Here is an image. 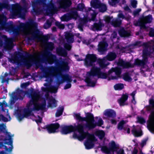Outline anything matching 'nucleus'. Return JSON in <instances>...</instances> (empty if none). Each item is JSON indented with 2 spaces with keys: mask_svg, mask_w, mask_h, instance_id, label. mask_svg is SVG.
<instances>
[{
  "mask_svg": "<svg viewBox=\"0 0 154 154\" xmlns=\"http://www.w3.org/2000/svg\"><path fill=\"white\" fill-rule=\"evenodd\" d=\"M18 30L23 32L28 30L31 35L27 38L28 41H32L38 38L40 31L38 28V24L33 19H30L26 23H21L17 26Z\"/></svg>",
  "mask_w": 154,
  "mask_h": 154,
  "instance_id": "1",
  "label": "nucleus"
},
{
  "mask_svg": "<svg viewBox=\"0 0 154 154\" xmlns=\"http://www.w3.org/2000/svg\"><path fill=\"white\" fill-rule=\"evenodd\" d=\"M79 134L80 135H78L76 133L74 132L72 135L73 138L74 139H77L81 141L87 137V139L84 143L85 148L87 149H89L94 147V142L97 141V140L93 134H91L87 131H84V126Z\"/></svg>",
  "mask_w": 154,
  "mask_h": 154,
  "instance_id": "2",
  "label": "nucleus"
},
{
  "mask_svg": "<svg viewBox=\"0 0 154 154\" xmlns=\"http://www.w3.org/2000/svg\"><path fill=\"white\" fill-rule=\"evenodd\" d=\"M69 67L67 62L63 61L59 67H56L51 66L47 67H43L42 71L43 72V77L48 79L53 76L55 72L60 70L62 71H66L69 70Z\"/></svg>",
  "mask_w": 154,
  "mask_h": 154,
  "instance_id": "3",
  "label": "nucleus"
},
{
  "mask_svg": "<svg viewBox=\"0 0 154 154\" xmlns=\"http://www.w3.org/2000/svg\"><path fill=\"white\" fill-rule=\"evenodd\" d=\"M30 95L31 99L27 104V107L33 105V107L32 109L34 111H38L39 110H44L45 109L46 106V101L44 100L42 103L37 102L39 97V92L32 90L31 91Z\"/></svg>",
  "mask_w": 154,
  "mask_h": 154,
  "instance_id": "4",
  "label": "nucleus"
},
{
  "mask_svg": "<svg viewBox=\"0 0 154 154\" xmlns=\"http://www.w3.org/2000/svg\"><path fill=\"white\" fill-rule=\"evenodd\" d=\"M85 116V117H83L81 116L79 113H75L74 115L75 119L79 122H86L85 126L88 130H90L96 127V125L93 115L91 113L88 112L86 113Z\"/></svg>",
  "mask_w": 154,
  "mask_h": 154,
  "instance_id": "5",
  "label": "nucleus"
},
{
  "mask_svg": "<svg viewBox=\"0 0 154 154\" xmlns=\"http://www.w3.org/2000/svg\"><path fill=\"white\" fill-rule=\"evenodd\" d=\"M6 17L3 14L0 15V30L5 29L6 31L12 32L14 34L18 35L19 32L11 22L9 23L6 22Z\"/></svg>",
  "mask_w": 154,
  "mask_h": 154,
  "instance_id": "6",
  "label": "nucleus"
},
{
  "mask_svg": "<svg viewBox=\"0 0 154 154\" xmlns=\"http://www.w3.org/2000/svg\"><path fill=\"white\" fill-rule=\"evenodd\" d=\"M84 126V125L82 123L78 124L75 126L72 125H65L61 127L60 132L62 134H67L75 131H77L80 134Z\"/></svg>",
  "mask_w": 154,
  "mask_h": 154,
  "instance_id": "7",
  "label": "nucleus"
},
{
  "mask_svg": "<svg viewBox=\"0 0 154 154\" xmlns=\"http://www.w3.org/2000/svg\"><path fill=\"white\" fill-rule=\"evenodd\" d=\"M47 57H45L42 55L41 59L43 62H47L49 64H52L55 63L56 64L59 63V60L57 59L56 55L53 54L51 52L47 51L45 53Z\"/></svg>",
  "mask_w": 154,
  "mask_h": 154,
  "instance_id": "8",
  "label": "nucleus"
},
{
  "mask_svg": "<svg viewBox=\"0 0 154 154\" xmlns=\"http://www.w3.org/2000/svg\"><path fill=\"white\" fill-rule=\"evenodd\" d=\"M150 54L148 50H143V58L142 60H140L137 58L135 60L134 65L141 66L143 68H144V66L148 62V58L147 56L149 55Z\"/></svg>",
  "mask_w": 154,
  "mask_h": 154,
  "instance_id": "9",
  "label": "nucleus"
},
{
  "mask_svg": "<svg viewBox=\"0 0 154 154\" xmlns=\"http://www.w3.org/2000/svg\"><path fill=\"white\" fill-rule=\"evenodd\" d=\"M47 0H44V4H43V7L44 8H46L45 10L47 13L51 15H53L57 12V8L54 3L52 2V0H51L50 2L46 4Z\"/></svg>",
  "mask_w": 154,
  "mask_h": 154,
  "instance_id": "10",
  "label": "nucleus"
},
{
  "mask_svg": "<svg viewBox=\"0 0 154 154\" xmlns=\"http://www.w3.org/2000/svg\"><path fill=\"white\" fill-rule=\"evenodd\" d=\"M97 60V57L95 54H87L84 60V63L87 67H91L95 65L94 63Z\"/></svg>",
  "mask_w": 154,
  "mask_h": 154,
  "instance_id": "11",
  "label": "nucleus"
},
{
  "mask_svg": "<svg viewBox=\"0 0 154 154\" xmlns=\"http://www.w3.org/2000/svg\"><path fill=\"white\" fill-rule=\"evenodd\" d=\"M109 147L108 148L106 146H103L101 147V151L105 153L109 154L111 152L113 153L116 151V149L117 148V145L115 142L114 141H112L109 143Z\"/></svg>",
  "mask_w": 154,
  "mask_h": 154,
  "instance_id": "12",
  "label": "nucleus"
},
{
  "mask_svg": "<svg viewBox=\"0 0 154 154\" xmlns=\"http://www.w3.org/2000/svg\"><path fill=\"white\" fill-rule=\"evenodd\" d=\"M152 15L150 14L146 16H143L141 18V20L138 21L136 26H140L141 28H145V24L150 23L152 21Z\"/></svg>",
  "mask_w": 154,
  "mask_h": 154,
  "instance_id": "13",
  "label": "nucleus"
},
{
  "mask_svg": "<svg viewBox=\"0 0 154 154\" xmlns=\"http://www.w3.org/2000/svg\"><path fill=\"white\" fill-rule=\"evenodd\" d=\"M65 49L62 47L57 48L56 49L57 54L59 56L66 57L67 56L68 53L66 50L70 51L72 46L69 44H66L64 45Z\"/></svg>",
  "mask_w": 154,
  "mask_h": 154,
  "instance_id": "14",
  "label": "nucleus"
},
{
  "mask_svg": "<svg viewBox=\"0 0 154 154\" xmlns=\"http://www.w3.org/2000/svg\"><path fill=\"white\" fill-rule=\"evenodd\" d=\"M121 70L120 68L119 67H112L109 71V74H111L112 73L115 72L116 76L111 75L110 77H108V81L111 80H117L119 78H120V75L121 73Z\"/></svg>",
  "mask_w": 154,
  "mask_h": 154,
  "instance_id": "15",
  "label": "nucleus"
},
{
  "mask_svg": "<svg viewBox=\"0 0 154 154\" xmlns=\"http://www.w3.org/2000/svg\"><path fill=\"white\" fill-rule=\"evenodd\" d=\"M25 91L22 89L18 88L16 93L14 92L12 94L11 98L13 100H22L25 96Z\"/></svg>",
  "mask_w": 154,
  "mask_h": 154,
  "instance_id": "16",
  "label": "nucleus"
},
{
  "mask_svg": "<svg viewBox=\"0 0 154 154\" xmlns=\"http://www.w3.org/2000/svg\"><path fill=\"white\" fill-rule=\"evenodd\" d=\"M147 127L148 130L152 133L154 132V110L152 111L149 116Z\"/></svg>",
  "mask_w": 154,
  "mask_h": 154,
  "instance_id": "17",
  "label": "nucleus"
},
{
  "mask_svg": "<svg viewBox=\"0 0 154 154\" xmlns=\"http://www.w3.org/2000/svg\"><path fill=\"white\" fill-rule=\"evenodd\" d=\"M60 127V125L58 123H52L45 126L44 129H46L49 133H53L56 132Z\"/></svg>",
  "mask_w": 154,
  "mask_h": 154,
  "instance_id": "18",
  "label": "nucleus"
},
{
  "mask_svg": "<svg viewBox=\"0 0 154 154\" xmlns=\"http://www.w3.org/2000/svg\"><path fill=\"white\" fill-rule=\"evenodd\" d=\"M101 71L100 68L93 66L90 71L87 72V75L91 77L97 76L98 77Z\"/></svg>",
  "mask_w": 154,
  "mask_h": 154,
  "instance_id": "19",
  "label": "nucleus"
},
{
  "mask_svg": "<svg viewBox=\"0 0 154 154\" xmlns=\"http://www.w3.org/2000/svg\"><path fill=\"white\" fill-rule=\"evenodd\" d=\"M62 78L63 81L66 82H67V83L64 86V89H67L70 88L72 86L70 83L72 81L71 77L69 76L68 74H65L62 76Z\"/></svg>",
  "mask_w": 154,
  "mask_h": 154,
  "instance_id": "20",
  "label": "nucleus"
},
{
  "mask_svg": "<svg viewBox=\"0 0 154 154\" xmlns=\"http://www.w3.org/2000/svg\"><path fill=\"white\" fill-rule=\"evenodd\" d=\"M108 45V44L106 42H100L98 46V51L102 54H103L107 51Z\"/></svg>",
  "mask_w": 154,
  "mask_h": 154,
  "instance_id": "21",
  "label": "nucleus"
},
{
  "mask_svg": "<svg viewBox=\"0 0 154 154\" xmlns=\"http://www.w3.org/2000/svg\"><path fill=\"white\" fill-rule=\"evenodd\" d=\"M23 58L24 57L23 54L20 52L18 53L12 57L10 60L11 62L13 63H17V64H19V57Z\"/></svg>",
  "mask_w": 154,
  "mask_h": 154,
  "instance_id": "22",
  "label": "nucleus"
},
{
  "mask_svg": "<svg viewBox=\"0 0 154 154\" xmlns=\"http://www.w3.org/2000/svg\"><path fill=\"white\" fill-rule=\"evenodd\" d=\"M119 66L123 67L124 68H133L134 66L133 64H132L129 62H125L123 60H119L118 63Z\"/></svg>",
  "mask_w": 154,
  "mask_h": 154,
  "instance_id": "23",
  "label": "nucleus"
},
{
  "mask_svg": "<svg viewBox=\"0 0 154 154\" xmlns=\"http://www.w3.org/2000/svg\"><path fill=\"white\" fill-rule=\"evenodd\" d=\"M118 33L121 37H128L131 35V32L125 30L123 27L121 28L118 30Z\"/></svg>",
  "mask_w": 154,
  "mask_h": 154,
  "instance_id": "24",
  "label": "nucleus"
},
{
  "mask_svg": "<svg viewBox=\"0 0 154 154\" xmlns=\"http://www.w3.org/2000/svg\"><path fill=\"white\" fill-rule=\"evenodd\" d=\"M72 4V1L70 0H62L60 3V8L66 9L69 8Z\"/></svg>",
  "mask_w": 154,
  "mask_h": 154,
  "instance_id": "25",
  "label": "nucleus"
},
{
  "mask_svg": "<svg viewBox=\"0 0 154 154\" xmlns=\"http://www.w3.org/2000/svg\"><path fill=\"white\" fill-rule=\"evenodd\" d=\"M104 115L109 118H114L116 117V112L113 110L109 109L104 111Z\"/></svg>",
  "mask_w": 154,
  "mask_h": 154,
  "instance_id": "26",
  "label": "nucleus"
},
{
  "mask_svg": "<svg viewBox=\"0 0 154 154\" xmlns=\"http://www.w3.org/2000/svg\"><path fill=\"white\" fill-rule=\"evenodd\" d=\"M104 26V24L100 20L98 23H94L92 26V29L94 30L101 31Z\"/></svg>",
  "mask_w": 154,
  "mask_h": 154,
  "instance_id": "27",
  "label": "nucleus"
},
{
  "mask_svg": "<svg viewBox=\"0 0 154 154\" xmlns=\"http://www.w3.org/2000/svg\"><path fill=\"white\" fill-rule=\"evenodd\" d=\"M128 95L127 93L123 94L121 97L118 100V103L120 106H123L125 105V102L128 98Z\"/></svg>",
  "mask_w": 154,
  "mask_h": 154,
  "instance_id": "28",
  "label": "nucleus"
},
{
  "mask_svg": "<svg viewBox=\"0 0 154 154\" xmlns=\"http://www.w3.org/2000/svg\"><path fill=\"white\" fill-rule=\"evenodd\" d=\"M65 38L69 43H72L74 42V35L72 33L67 32L65 35Z\"/></svg>",
  "mask_w": 154,
  "mask_h": 154,
  "instance_id": "29",
  "label": "nucleus"
},
{
  "mask_svg": "<svg viewBox=\"0 0 154 154\" xmlns=\"http://www.w3.org/2000/svg\"><path fill=\"white\" fill-rule=\"evenodd\" d=\"M122 21L119 18L113 19L111 22V25L114 27H120L122 24Z\"/></svg>",
  "mask_w": 154,
  "mask_h": 154,
  "instance_id": "30",
  "label": "nucleus"
},
{
  "mask_svg": "<svg viewBox=\"0 0 154 154\" xmlns=\"http://www.w3.org/2000/svg\"><path fill=\"white\" fill-rule=\"evenodd\" d=\"M44 0H34L31 2L32 8L38 7V5L43 6Z\"/></svg>",
  "mask_w": 154,
  "mask_h": 154,
  "instance_id": "31",
  "label": "nucleus"
},
{
  "mask_svg": "<svg viewBox=\"0 0 154 154\" xmlns=\"http://www.w3.org/2000/svg\"><path fill=\"white\" fill-rule=\"evenodd\" d=\"M91 76L87 75L85 81L87 84V86L93 87L95 86L96 82L92 81L91 79Z\"/></svg>",
  "mask_w": 154,
  "mask_h": 154,
  "instance_id": "32",
  "label": "nucleus"
},
{
  "mask_svg": "<svg viewBox=\"0 0 154 154\" xmlns=\"http://www.w3.org/2000/svg\"><path fill=\"white\" fill-rule=\"evenodd\" d=\"M48 106L51 108L55 107L57 106L56 100L55 98L52 97L50 98L48 103Z\"/></svg>",
  "mask_w": 154,
  "mask_h": 154,
  "instance_id": "33",
  "label": "nucleus"
},
{
  "mask_svg": "<svg viewBox=\"0 0 154 154\" xmlns=\"http://www.w3.org/2000/svg\"><path fill=\"white\" fill-rule=\"evenodd\" d=\"M101 3L99 0H93L91 2V5L94 8H99Z\"/></svg>",
  "mask_w": 154,
  "mask_h": 154,
  "instance_id": "34",
  "label": "nucleus"
},
{
  "mask_svg": "<svg viewBox=\"0 0 154 154\" xmlns=\"http://www.w3.org/2000/svg\"><path fill=\"white\" fill-rule=\"evenodd\" d=\"M149 105L146 106V107L148 111H150L152 108H154V99L152 98L149 99Z\"/></svg>",
  "mask_w": 154,
  "mask_h": 154,
  "instance_id": "35",
  "label": "nucleus"
},
{
  "mask_svg": "<svg viewBox=\"0 0 154 154\" xmlns=\"http://www.w3.org/2000/svg\"><path fill=\"white\" fill-rule=\"evenodd\" d=\"M110 75L111 74H109V71H108L107 73L106 72H102L101 71L98 77V78H101L103 79H108V77H109Z\"/></svg>",
  "mask_w": 154,
  "mask_h": 154,
  "instance_id": "36",
  "label": "nucleus"
},
{
  "mask_svg": "<svg viewBox=\"0 0 154 154\" xmlns=\"http://www.w3.org/2000/svg\"><path fill=\"white\" fill-rule=\"evenodd\" d=\"M107 59L109 61L114 60L116 57V55L115 53L110 52L109 54L106 57Z\"/></svg>",
  "mask_w": 154,
  "mask_h": 154,
  "instance_id": "37",
  "label": "nucleus"
},
{
  "mask_svg": "<svg viewBox=\"0 0 154 154\" xmlns=\"http://www.w3.org/2000/svg\"><path fill=\"white\" fill-rule=\"evenodd\" d=\"M69 14L71 19H76L78 16V12L76 11L71 10Z\"/></svg>",
  "mask_w": 154,
  "mask_h": 154,
  "instance_id": "38",
  "label": "nucleus"
},
{
  "mask_svg": "<svg viewBox=\"0 0 154 154\" xmlns=\"http://www.w3.org/2000/svg\"><path fill=\"white\" fill-rule=\"evenodd\" d=\"M33 12L36 15H39L41 14L43 10L42 8L40 7H36L34 8H32Z\"/></svg>",
  "mask_w": 154,
  "mask_h": 154,
  "instance_id": "39",
  "label": "nucleus"
},
{
  "mask_svg": "<svg viewBox=\"0 0 154 154\" xmlns=\"http://www.w3.org/2000/svg\"><path fill=\"white\" fill-rule=\"evenodd\" d=\"M131 131L132 134L135 137H138L142 135V132L137 131L134 127L133 128Z\"/></svg>",
  "mask_w": 154,
  "mask_h": 154,
  "instance_id": "40",
  "label": "nucleus"
},
{
  "mask_svg": "<svg viewBox=\"0 0 154 154\" xmlns=\"http://www.w3.org/2000/svg\"><path fill=\"white\" fill-rule=\"evenodd\" d=\"M64 110V107L61 106L59 107V109L57 110L55 114V116L56 117H59L62 115L63 114V112Z\"/></svg>",
  "mask_w": 154,
  "mask_h": 154,
  "instance_id": "41",
  "label": "nucleus"
},
{
  "mask_svg": "<svg viewBox=\"0 0 154 154\" xmlns=\"http://www.w3.org/2000/svg\"><path fill=\"white\" fill-rule=\"evenodd\" d=\"M114 88L116 90H121L124 88V84L122 83H118L114 86Z\"/></svg>",
  "mask_w": 154,
  "mask_h": 154,
  "instance_id": "42",
  "label": "nucleus"
},
{
  "mask_svg": "<svg viewBox=\"0 0 154 154\" xmlns=\"http://www.w3.org/2000/svg\"><path fill=\"white\" fill-rule=\"evenodd\" d=\"M13 17H15L17 15H21L20 9H13L11 13Z\"/></svg>",
  "mask_w": 154,
  "mask_h": 154,
  "instance_id": "43",
  "label": "nucleus"
},
{
  "mask_svg": "<svg viewBox=\"0 0 154 154\" xmlns=\"http://www.w3.org/2000/svg\"><path fill=\"white\" fill-rule=\"evenodd\" d=\"M96 135L101 140L104 137L105 133L103 130L99 131L97 132Z\"/></svg>",
  "mask_w": 154,
  "mask_h": 154,
  "instance_id": "44",
  "label": "nucleus"
},
{
  "mask_svg": "<svg viewBox=\"0 0 154 154\" xmlns=\"http://www.w3.org/2000/svg\"><path fill=\"white\" fill-rule=\"evenodd\" d=\"M71 19L69 13L64 14L61 17V20L63 21H67Z\"/></svg>",
  "mask_w": 154,
  "mask_h": 154,
  "instance_id": "45",
  "label": "nucleus"
},
{
  "mask_svg": "<svg viewBox=\"0 0 154 154\" xmlns=\"http://www.w3.org/2000/svg\"><path fill=\"white\" fill-rule=\"evenodd\" d=\"M32 110H33L32 109H29L28 108L26 109H25L24 110L23 115L25 117L29 116L31 115V113Z\"/></svg>",
  "mask_w": 154,
  "mask_h": 154,
  "instance_id": "46",
  "label": "nucleus"
},
{
  "mask_svg": "<svg viewBox=\"0 0 154 154\" xmlns=\"http://www.w3.org/2000/svg\"><path fill=\"white\" fill-rule=\"evenodd\" d=\"M98 8H99L100 12H104L106 11L107 7L106 5L101 3L100 7Z\"/></svg>",
  "mask_w": 154,
  "mask_h": 154,
  "instance_id": "47",
  "label": "nucleus"
},
{
  "mask_svg": "<svg viewBox=\"0 0 154 154\" xmlns=\"http://www.w3.org/2000/svg\"><path fill=\"white\" fill-rule=\"evenodd\" d=\"M9 137L10 138L9 139H5L4 140V143L5 144L12 146V145L13 141L11 138V136H10Z\"/></svg>",
  "mask_w": 154,
  "mask_h": 154,
  "instance_id": "48",
  "label": "nucleus"
},
{
  "mask_svg": "<svg viewBox=\"0 0 154 154\" xmlns=\"http://www.w3.org/2000/svg\"><path fill=\"white\" fill-rule=\"evenodd\" d=\"M3 47L4 49L6 50H9L10 49V43L9 40H5L4 45Z\"/></svg>",
  "mask_w": 154,
  "mask_h": 154,
  "instance_id": "49",
  "label": "nucleus"
},
{
  "mask_svg": "<svg viewBox=\"0 0 154 154\" xmlns=\"http://www.w3.org/2000/svg\"><path fill=\"white\" fill-rule=\"evenodd\" d=\"M125 124V122L124 120L120 121L118 124L117 126L118 129L119 130H122Z\"/></svg>",
  "mask_w": 154,
  "mask_h": 154,
  "instance_id": "50",
  "label": "nucleus"
},
{
  "mask_svg": "<svg viewBox=\"0 0 154 154\" xmlns=\"http://www.w3.org/2000/svg\"><path fill=\"white\" fill-rule=\"evenodd\" d=\"M8 7L9 5L8 3L6 2H0V11H2L3 8H7Z\"/></svg>",
  "mask_w": 154,
  "mask_h": 154,
  "instance_id": "51",
  "label": "nucleus"
},
{
  "mask_svg": "<svg viewBox=\"0 0 154 154\" xmlns=\"http://www.w3.org/2000/svg\"><path fill=\"white\" fill-rule=\"evenodd\" d=\"M123 78L125 81H129L131 79L128 73H125L123 75Z\"/></svg>",
  "mask_w": 154,
  "mask_h": 154,
  "instance_id": "52",
  "label": "nucleus"
},
{
  "mask_svg": "<svg viewBox=\"0 0 154 154\" xmlns=\"http://www.w3.org/2000/svg\"><path fill=\"white\" fill-rule=\"evenodd\" d=\"M116 145H117V148L116 149V151H115V152H116L117 154H124L125 152H124V150L123 149H119V151H118V150L119 149V145L117 144H116Z\"/></svg>",
  "mask_w": 154,
  "mask_h": 154,
  "instance_id": "53",
  "label": "nucleus"
},
{
  "mask_svg": "<svg viewBox=\"0 0 154 154\" xmlns=\"http://www.w3.org/2000/svg\"><path fill=\"white\" fill-rule=\"evenodd\" d=\"M98 62L100 67L102 69L104 68L106 66V65L104 63L102 60H98Z\"/></svg>",
  "mask_w": 154,
  "mask_h": 154,
  "instance_id": "54",
  "label": "nucleus"
},
{
  "mask_svg": "<svg viewBox=\"0 0 154 154\" xmlns=\"http://www.w3.org/2000/svg\"><path fill=\"white\" fill-rule=\"evenodd\" d=\"M52 25V22L47 20L44 25V28L45 29H48L50 28Z\"/></svg>",
  "mask_w": 154,
  "mask_h": 154,
  "instance_id": "55",
  "label": "nucleus"
},
{
  "mask_svg": "<svg viewBox=\"0 0 154 154\" xmlns=\"http://www.w3.org/2000/svg\"><path fill=\"white\" fill-rule=\"evenodd\" d=\"M24 64L27 68L31 67L32 65V62L30 60L25 61L24 62Z\"/></svg>",
  "mask_w": 154,
  "mask_h": 154,
  "instance_id": "56",
  "label": "nucleus"
},
{
  "mask_svg": "<svg viewBox=\"0 0 154 154\" xmlns=\"http://www.w3.org/2000/svg\"><path fill=\"white\" fill-rule=\"evenodd\" d=\"M47 48L48 50L52 51L54 49V44L52 42H49L47 45Z\"/></svg>",
  "mask_w": 154,
  "mask_h": 154,
  "instance_id": "57",
  "label": "nucleus"
},
{
  "mask_svg": "<svg viewBox=\"0 0 154 154\" xmlns=\"http://www.w3.org/2000/svg\"><path fill=\"white\" fill-rule=\"evenodd\" d=\"M119 2V0H111L110 2H109V3L110 5L115 7Z\"/></svg>",
  "mask_w": 154,
  "mask_h": 154,
  "instance_id": "58",
  "label": "nucleus"
},
{
  "mask_svg": "<svg viewBox=\"0 0 154 154\" xmlns=\"http://www.w3.org/2000/svg\"><path fill=\"white\" fill-rule=\"evenodd\" d=\"M85 5L83 3L79 4L77 6V9L79 11H82L85 8Z\"/></svg>",
  "mask_w": 154,
  "mask_h": 154,
  "instance_id": "59",
  "label": "nucleus"
},
{
  "mask_svg": "<svg viewBox=\"0 0 154 154\" xmlns=\"http://www.w3.org/2000/svg\"><path fill=\"white\" fill-rule=\"evenodd\" d=\"M95 123L96 127L97 126L100 127L103 124V121L101 118L99 119L97 122H96Z\"/></svg>",
  "mask_w": 154,
  "mask_h": 154,
  "instance_id": "60",
  "label": "nucleus"
},
{
  "mask_svg": "<svg viewBox=\"0 0 154 154\" xmlns=\"http://www.w3.org/2000/svg\"><path fill=\"white\" fill-rule=\"evenodd\" d=\"M137 121L138 122L141 124H143L146 122L145 120L143 117H138L137 119Z\"/></svg>",
  "mask_w": 154,
  "mask_h": 154,
  "instance_id": "61",
  "label": "nucleus"
},
{
  "mask_svg": "<svg viewBox=\"0 0 154 154\" xmlns=\"http://www.w3.org/2000/svg\"><path fill=\"white\" fill-rule=\"evenodd\" d=\"M17 117L19 121H21L24 117H25L23 114L20 113H17Z\"/></svg>",
  "mask_w": 154,
  "mask_h": 154,
  "instance_id": "62",
  "label": "nucleus"
},
{
  "mask_svg": "<svg viewBox=\"0 0 154 154\" xmlns=\"http://www.w3.org/2000/svg\"><path fill=\"white\" fill-rule=\"evenodd\" d=\"M131 4L134 8H136L137 7V1L136 0H133L131 1Z\"/></svg>",
  "mask_w": 154,
  "mask_h": 154,
  "instance_id": "63",
  "label": "nucleus"
},
{
  "mask_svg": "<svg viewBox=\"0 0 154 154\" xmlns=\"http://www.w3.org/2000/svg\"><path fill=\"white\" fill-rule=\"evenodd\" d=\"M141 8H139L134 11L133 12V15L135 16L138 15L139 12L141 11Z\"/></svg>",
  "mask_w": 154,
  "mask_h": 154,
  "instance_id": "64",
  "label": "nucleus"
}]
</instances>
